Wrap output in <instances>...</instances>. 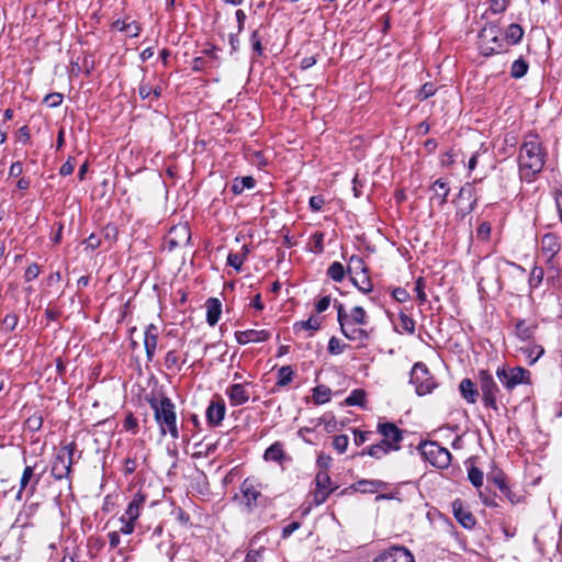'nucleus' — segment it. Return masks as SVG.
<instances>
[{"label":"nucleus","instance_id":"46","mask_svg":"<svg viewBox=\"0 0 562 562\" xmlns=\"http://www.w3.org/2000/svg\"><path fill=\"white\" fill-rule=\"evenodd\" d=\"M42 425L43 418L38 414H34L25 420V427L33 432L40 430Z\"/></svg>","mask_w":562,"mask_h":562},{"label":"nucleus","instance_id":"39","mask_svg":"<svg viewBox=\"0 0 562 562\" xmlns=\"http://www.w3.org/2000/svg\"><path fill=\"white\" fill-rule=\"evenodd\" d=\"M528 71V64L526 60H524L522 58H519V59H516L513 65H512V69H510V76L513 78H521L524 77Z\"/></svg>","mask_w":562,"mask_h":562},{"label":"nucleus","instance_id":"10","mask_svg":"<svg viewBox=\"0 0 562 562\" xmlns=\"http://www.w3.org/2000/svg\"><path fill=\"white\" fill-rule=\"evenodd\" d=\"M240 493L247 512H252L261 498V484L255 479L247 477L240 484Z\"/></svg>","mask_w":562,"mask_h":562},{"label":"nucleus","instance_id":"5","mask_svg":"<svg viewBox=\"0 0 562 562\" xmlns=\"http://www.w3.org/2000/svg\"><path fill=\"white\" fill-rule=\"evenodd\" d=\"M335 306L337 308V321L339 323L342 335L352 341H367L370 338L369 333L361 328L358 324L352 323L347 318V311L341 303H336Z\"/></svg>","mask_w":562,"mask_h":562},{"label":"nucleus","instance_id":"32","mask_svg":"<svg viewBox=\"0 0 562 562\" xmlns=\"http://www.w3.org/2000/svg\"><path fill=\"white\" fill-rule=\"evenodd\" d=\"M283 457H284L283 448L280 442H274L273 445H271L265 451V454H263V458L267 461H276V462H281Z\"/></svg>","mask_w":562,"mask_h":562},{"label":"nucleus","instance_id":"43","mask_svg":"<svg viewBox=\"0 0 562 562\" xmlns=\"http://www.w3.org/2000/svg\"><path fill=\"white\" fill-rule=\"evenodd\" d=\"M483 472L479 468L471 467L469 469L468 477L470 482L473 484V486L481 487L483 484Z\"/></svg>","mask_w":562,"mask_h":562},{"label":"nucleus","instance_id":"16","mask_svg":"<svg viewBox=\"0 0 562 562\" xmlns=\"http://www.w3.org/2000/svg\"><path fill=\"white\" fill-rule=\"evenodd\" d=\"M453 516L458 522L467 529H472L475 526V518L464 506L461 499H456L452 503Z\"/></svg>","mask_w":562,"mask_h":562},{"label":"nucleus","instance_id":"20","mask_svg":"<svg viewBox=\"0 0 562 562\" xmlns=\"http://www.w3.org/2000/svg\"><path fill=\"white\" fill-rule=\"evenodd\" d=\"M225 404L224 402H211L209 407L206 408V419L210 425L218 426L225 416Z\"/></svg>","mask_w":562,"mask_h":562},{"label":"nucleus","instance_id":"49","mask_svg":"<svg viewBox=\"0 0 562 562\" xmlns=\"http://www.w3.org/2000/svg\"><path fill=\"white\" fill-rule=\"evenodd\" d=\"M400 325L403 328V330H405V331H407L409 334H414V331H415V322L408 315L403 314V313L400 315Z\"/></svg>","mask_w":562,"mask_h":562},{"label":"nucleus","instance_id":"40","mask_svg":"<svg viewBox=\"0 0 562 562\" xmlns=\"http://www.w3.org/2000/svg\"><path fill=\"white\" fill-rule=\"evenodd\" d=\"M19 322V316L14 313L7 314L4 318L0 322V330L2 331H12L15 329Z\"/></svg>","mask_w":562,"mask_h":562},{"label":"nucleus","instance_id":"28","mask_svg":"<svg viewBox=\"0 0 562 562\" xmlns=\"http://www.w3.org/2000/svg\"><path fill=\"white\" fill-rule=\"evenodd\" d=\"M524 35V30L519 24L513 23L508 26L506 30V34L504 40L506 41L507 46L508 45H515L520 42Z\"/></svg>","mask_w":562,"mask_h":562},{"label":"nucleus","instance_id":"9","mask_svg":"<svg viewBox=\"0 0 562 562\" xmlns=\"http://www.w3.org/2000/svg\"><path fill=\"white\" fill-rule=\"evenodd\" d=\"M422 452L425 458L437 468L446 469L451 463V453L449 450L439 446L437 442H425L422 446Z\"/></svg>","mask_w":562,"mask_h":562},{"label":"nucleus","instance_id":"54","mask_svg":"<svg viewBox=\"0 0 562 562\" xmlns=\"http://www.w3.org/2000/svg\"><path fill=\"white\" fill-rule=\"evenodd\" d=\"M415 292L417 294V299L420 303H425L427 300V295L425 293V281L423 278L417 279L415 283Z\"/></svg>","mask_w":562,"mask_h":562},{"label":"nucleus","instance_id":"25","mask_svg":"<svg viewBox=\"0 0 562 562\" xmlns=\"http://www.w3.org/2000/svg\"><path fill=\"white\" fill-rule=\"evenodd\" d=\"M459 390L463 398L467 400V402L471 404L476 402L479 397V392L475 389L474 383L470 379H463L460 382Z\"/></svg>","mask_w":562,"mask_h":562},{"label":"nucleus","instance_id":"56","mask_svg":"<svg viewBox=\"0 0 562 562\" xmlns=\"http://www.w3.org/2000/svg\"><path fill=\"white\" fill-rule=\"evenodd\" d=\"M330 493L331 492H328L327 490L315 488V491L313 493V503L315 505H321V504L325 503Z\"/></svg>","mask_w":562,"mask_h":562},{"label":"nucleus","instance_id":"13","mask_svg":"<svg viewBox=\"0 0 562 562\" xmlns=\"http://www.w3.org/2000/svg\"><path fill=\"white\" fill-rule=\"evenodd\" d=\"M42 474H35L34 467L26 465L22 472L19 491L15 495L16 501L22 499V494L25 490L29 488L31 495H33L36 491V486L40 483Z\"/></svg>","mask_w":562,"mask_h":562},{"label":"nucleus","instance_id":"38","mask_svg":"<svg viewBox=\"0 0 562 562\" xmlns=\"http://www.w3.org/2000/svg\"><path fill=\"white\" fill-rule=\"evenodd\" d=\"M315 485L318 490H327L328 492H333L334 487H331L330 476L326 471H321L315 476Z\"/></svg>","mask_w":562,"mask_h":562},{"label":"nucleus","instance_id":"53","mask_svg":"<svg viewBox=\"0 0 562 562\" xmlns=\"http://www.w3.org/2000/svg\"><path fill=\"white\" fill-rule=\"evenodd\" d=\"M345 347L346 345H342L341 341L336 337H331L328 341V351L331 355H340Z\"/></svg>","mask_w":562,"mask_h":562},{"label":"nucleus","instance_id":"62","mask_svg":"<svg viewBox=\"0 0 562 562\" xmlns=\"http://www.w3.org/2000/svg\"><path fill=\"white\" fill-rule=\"evenodd\" d=\"M138 93L143 100L150 98L151 85H149L148 82L142 81L138 87Z\"/></svg>","mask_w":562,"mask_h":562},{"label":"nucleus","instance_id":"11","mask_svg":"<svg viewBox=\"0 0 562 562\" xmlns=\"http://www.w3.org/2000/svg\"><path fill=\"white\" fill-rule=\"evenodd\" d=\"M378 431L383 437L381 440L389 446L392 450L400 449V442L403 439V431L393 423H380Z\"/></svg>","mask_w":562,"mask_h":562},{"label":"nucleus","instance_id":"42","mask_svg":"<svg viewBox=\"0 0 562 562\" xmlns=\"http://www.w3.org/2000/svg\"><path fill=\"white\" fill-rule=\"evenodd\" d=\"M331 392L326 386H316L314 389L313 398L316 403L323 404L330 400Z\"/></svg>","mask_w":562,"mask_h":562},{"label":"nucleus","instance_id":"27","mask_svg":"<svg viewBox=\"0 0 562 562\" xmlns=\"http://www.w3.org/2000/svg\"><path fill=\"white\" fill-rule=\"evenodd\" d=\"M351 281L363 293L372 291V282L368 276V270L355 272V274L351 276Z\"/></svg>","mask_w":562,"mask_h":562},{"label":"nucleus","instance_id":"6","mask_svg":"<svg viewBox=\"0 0 562 562\" xmlns=\"http://www.w3.org/2000/svg\"><path fill=\"white\" fill-rule=\"evenodd\" d=\"M411 383L415 384L416 393L422 396L432 392L436 387L434 378L427 366L423 362H416L411 371Z\"/></svg>","mask_w":562,"mask_h":562},{"label":"nucleus","instance_id":"35","mask_svg":"<svg viewBox=\"0 0 562 562\" xmlns=\"http://www.w3.org/2000/svg\"><path fill=\"white\" fill-rule=\"evenodd\" d=\"M110 549H117V554L123 557L124 561H127L126 549L119 548L121 544V535L116 530L108 533Z\"/></svg>","mask_w":562,"mask_h":562},{"label":"nucleus","instance_id":"47","mask_svg":"<svg viewBox=\"0 0 562 562\" xmlns=\"http://www.w3.org/2000/svg\"><path fill=\"white\" fill-rule=\"evenodd\" d=\"M510 3V0H491L490 11L493 14H499L506 11Z\"/></svg>","mask_w":562,"mask_h":562},{"label":"nucleus","instance_id":"8","mask_svg":"<svg viewBox=\"0 0 562 562\" xmlns=\"http://www.w3.org/2000/svg\"><path fill=\"white\" fill-rule=\"evenodd\" d=\"M496 375L503 386L508 391H512L519 384L529 382V371L521 367L498 368Z\"/></svg>","mask_w":562,"mask_h":562},{"label":"nucleus","instance_id":"2","mask_svg":"<svg viewBox=\"0 0 562 562\" xmlns=\"http://www.w3.org/2000/svg\"><path fill=\"white\" fill-rule=\"evenodd\" d=\"M544 166V151L536 139L526 140L520 147L519 167L521 177L529 179L540 172Z\"/></svg>","mask_w":562,"mask_h":562},{"label":"nucleus","instance_id":"3","mask_svg":"<svg viewBox=\"0 0 562 562\" xmlns=\"http://www.w3.org/2000/svg\"><path fill=\"white\" fill-rule=\"evenodd\" d=\"M507 44L499 27L495 24H490L480 33V49L484 56L499 54L507 50Z\"/></svg>","mask_w":562,"mask_h":562},{"label":"nucleus","instance_id":"22","mask_svg":"<svg viewBox=\"0 0 562 562\" xmlns=\"http://www.w3.org/2000/svg\"><path fill=\"white\" fill-rule=\"evenodd\" d=\"M537 325L527 323L525 319H518L515 323V334L520 340H529L533 337Z\"/></svg>","mask_w":562,"mask_h":562},{"label":"nucleus","instance_id":"37","mask_svg":"<svg viewBox=\"0 0 562 562\" xmlns=\"http://www.w3.org/2000/svg\"><path fill=\"white\" fill-rule=\"evenodd\" d=\"M345 267L338 261L333 262L327 269V276L335 282H340L345 278Z\"/></svg>","mask_w":562,"mask_h":562},{"label":"nucleus","instance_id":"31","mask_svg":"<svg viewBox=\"0 0 562 562\" xmlns=\"http://www.w3.org/2000/svg\"><path fill=\"white\" fill-rule=\"evenodd\" d=\"M347 318L359 326L368 324V315L361 306H355L350 312H347Z\"/></svg>","mask_w":562,"mask_h":562},{"label":"nucleus","instance_id":"7","mask_svg":"<svg viewBox=\"0 0 562 562\" xmlns=\"http://www.w3.org/2000/svg\"><path fill=\"white\" fill-rule=\"evenodd\" d=\"M479 380L482 400L485 406L491 407L494 411H498L497 400L499 395V387L497 386L493 375L487 371H480Z\"/></svg>","mask_w":562,"mask_h":562},{"label":"nucleus","instance_id":"61","mask_svg":"<svg viewBox=\"0 0 562 562\" xmlns=\"http://www.w3.org/2000/svg\"><path fill=\"white\" fill-rule=\"evenodd\" d=\"M40 274V267L36 263L30 265L24 273V278L26 281H32L36 279Z\"/></svg>","mask_w":562,"mask_h":562},{"label":"nucleus","instance_id":"15","mask_svg":"<svg viewBox=\"0 0 562 562\" xmlns=\"http://www.w3.org/2000/svg\"><path fill=\"white\" fill-rule=\"evenodd\" d=\"M271 337V333L265 329H247V330H237L235 333V338L238 344L246 345L249 342H263Z\"/></svg>","mask_w":562,"mask_h":562},{"label":"nucleus","instance_id":"59","mask_svg":"<svg viewBox=\"0 0 562 562\" xmlns=\"http://www.w3.org/2000/svg\"><path fill=\"white\" fill-rule=\"evenodd\" d=\"M250 41H251L252 49L257 53V55L260 56L263 52V47L261 45V40L259 37L258 31H254L251 33Z\"/></svg>","mask_w":562,"mask_h":562},{"label":"nucleus","instance_id":"23","mask_svg":"<svg viewBox=\"0 0 562 562\" xmlns=\"http://www.w3.org/2000/svg\"><path fill=\"white\" fill-rule=\"evenodd\" d=\"M431 191L434 192L432 199L437 200L439 205H443L447 202L450 188L447 181L438 179L432 183Z\"/></svg>","mask_w":562,"mask_h":562},{"label":"nucleus","instance_id":"60","mask_svg":"<svg viewBox=\"0 0 562 562\" xmlns=\"http://www.w3.org/2000/svg\"><path fill=\"white\" fill-rule=\"evenodd\" d=\"M86 248H89L91 250L97 249L101 246V237L95 234H91L86 240H85Z\"/></svg>","mask_w":562,"mask_h":562},{"label":"nucleus","instance_id":"58","mask_svg":"<svg viewBox=\"0 0 562 562\" xmlns=\"http://www.w3.org/2000/svg\"><path fill=\"white\" fill-rule=\"evenodd\" d=\"M75 167H76L75 159L69 157L67 159V161L61 165V167L59 169V175L60 176H69L74 172Z\"/></svg>","mask_w":562,"mask_h":562},{"label":"nucleus","instance_id":"64","mask_svg":"<svg viewBox=\"0 0 562 562\" xmlns=\"http://www.w3.org/2000/svg\"><path fill=\"white\" fill-rule=\"evenodd\" d=\"M543 279V270L542 268L540 267H535L532 270H531V273H530V282L533 283L537 285L539 284Z\"/></svg>","mask_w":562,"mask_h":562},{"label":"nucleus","instance_id":"44","mask_svg":"<svg viewBox=\"0 0 562 562\" xmlns=\"http://www.w3.org/2000/svg\"><path fill=\"white\" fill-rule=\"evenodd\" d=\"M367 267H366V263L363 261V259L359 256H351L350 258V266H349V273L351 276L355 274V272H359V271H367Z\"/></svg>","mask_w":562,"mask_h":562},{"label":"nucleus","instance_id":"21","mask_svg":"<svg viewBox=\"0 0 562 562\" xmlns=\"http://www.w3.org/2000/svg\"><path fill=\"white\" fill-rule=\"evenodd\" d=\"M222 303L218 299L211 297L206 301V321L209 325L214 326L221 316Z\"/></svg>","mask_w":562,"mask_h":562},{"label":"nucleus","instance_id":"17","mask_svg":"<svg viewBox=\"0 0 562 562\" xmlns=\"http://www.w3.org/2000/svg\"><path fill=\"white\" fill-rule=\"evenodd\" d=\"M226 395L232 406H240L249 400V392L246 389V384L243 383L232 384L227 387Z\"/></svg>","mask_w":562,"mask_h":562},{"label":"nucleus","instance_id":"34","mask_svg":"<svg viewBox=\"0 0 562 562\" xmlns=\"http://www.w3.org/2000/svg\"><path fill=\"white\" fill-rule=\"evenodd\" d=\"M390 451H393L391 448H389L387 445H385L384 442L380 441L379 443H375V445H372L370 447H368L366 450H363L361 452V454H369L373 458H376V459H380L382 458L383 456H385L386 453H389Z\"/></svg>","mask_w":562,"mask_h":562},{"label":"nucleus","instance_id":"26","mask_svg":"<svg viewBox=\"0 0 562 562\" xmlns=\"http://www.w3.org/2000/svg\"><path fill=\"white\" fill-rule=\"evenodd\" d=\"M357 491L361 493H376L385 488L387 484L380 480H360L356 483Z\"/></svg>","mask_w":562,"mask_h":562},{"label":"nucleus","instance_id":"19","mask_svg":"<svg viewBox=\"0 0 562 562\" xmlns=\"http://www.w3.org/2000/svg\"><path fill=\"white\" fill-rule=\"evenodd\" d=\"M145 499L146 496L144 494L140 492L136 493L122 517H125L130 521H136L142 513Z\"/></svg>","mask_w":562,"mask_h":562},{"label":"nucleus","instance_id":"1","mask_svg":"<svg viewBox=\"0 0 562 562\" xmlns=\"http://www.w3.org/2000/svg\"><path fill=\"white\" fill-rule=\"evenodd\" d=\"M149 405L154 411V416L159 425L160 432L162 435L169 432L173 439L179 438L176 407L172 401L167 396L160 398L153 397L149 400Z\"/></svg>","mask_w":562,"mask_h":562},{"label":"nucleus","instance_id":"51","mask_svg":"<svg viewBox=\"0 0 562 562\" xmlns=\"http://www.w3.org/2000/svg\"><path fill=\"white\" fill-rule=\"evenodd\" d=\"M64 100V95L59 92H53V93H49L45 97L44 99V102L49 106V108H57L61 104Z\"/></svg>","mask_w":562,"mask_h":562},{"label":"nucleus","instance_id":"12","mask_svg":"<svg viewBox=\"0 0 562 562\" xmlns=\"http://www.w3.org/2000/svg\"><path fill=\"white\" fill-rule=\"evenodd\" d=\"M191 239V232L187 224L171 227L165 238V245L169 250L177 247H182L189 244Z\"/></svg>","mask_w":562,"mask_h":562},{"label":"nucleus","instance_id":"50","mask_svg":"<svg viewBox=\"0 0 562 562\" xmlns=\"http://www.w3.org/2000/svg\"><path fill=\"white\" fill-rule=\"evenodd\" d=\"M120 521H121L122 526L120 527L119 530H116L117 532H120V535L128 536L134 532L136 521H130L125 517H122V516L120 517Z\"/></svg>","mask_w":562,"mask_h":562},{"label":"nucleus","instance_id":"29","mask_svg":"<svg viewBox=\"0 0 562 562\" xmlns=\"http://www.w3.org/2000/svg\"><path fill=\"white\" fill-rule=\"evenodd\" d=\"M520 351L525 355L529 364H533L544 353V349L540 345L521 347Z\"/></svg>","mask_w":562,"mask_h":562},{"label":"nucleus","instance_id":"55","mask_svg":"<svg viewBox=\"0 0 562 562\" xmlns=\"http://www.w3.org/2000/svg\"><path fill=\"white\" fill-rule=\"evenodd\" d=\"M435 92H436V89H435L434 85L427 82V83L423 85L422 88L419 89L418 98L420 100H426L429 97L434 95Z\"/></svg>","mask_w":562,"mask_h":562},{"label":"nucleus","instance_id":"41","mask_svg":"<svg viewBox=\"0 0 562 562\" xmlns=\"http://www.w3.org/2000/svg\"><path fill=\"white\" fill-rule=\"evenodd\" d=\"M366 401V392L363 390H353L350 395L346 398V404L350 406H363Z\"/></svg>","mask_w":562,"mask_h":562},{"label":"nucleus","instance_id":"18","mask_svg":"<svg viewBox=\"0 0 562 562\" xmlns=\"http://www.w3.org/2000/svg\"><path fill=\"white\" fill-rule=\"evenodd\" d=\"M158 340V327L154 324H149L145 330L144 346L148 361H151L157 348Z\"/></svg>","mask_w":562,"mask_h":562},{"label":"nucleus","instance_id":"57","mask_svg":"<svg viewBox=\"0 0 562 562\" xmlns=\"http://www.w3.org/2000/svg\"><path fill=\"white\" fill-rule=\"evenodd\" d=\"M353 435H355V439H353L355 443L357 446H361L366 441H368L373 434H372V431H361V430L355 429Z\"/></svg>","mask_w":562,"mask_h":562},{"label":"nucleus","instance_id":"14","mask_svg":"<svg viewBox=\"0 0 562 562\" xmlns=\"http://www.w3.org/2000/svg\"><path fill=\"white\" fill-rule=\"evenodd\" d=\"M373 562H415V559L407 549L393 547L382 552Z\"/></svg>","mask_w":562,"mask_h":562},{"label":"nucleus","instance_id":"36","mask_svg":"<svg viewBox=\"0 0 562 562\" xmlns=\"http://www.w3.org/2000/svg\"><path fill=\"white\" fill-rule=\"evenodd\" d=\"M248 252L247 246H243V252H231L227 257L228 266L235 268L237 271L241 269L246 254Z\"/></svg>","mask_w":562,"mask_h":562},{"label":"nucleus","instance_id":"24","mask_svg":"<svg viewBox=\"0 0 562 562\" xmlns=\"http://www.w3.org/2000/svg\"><path fill=\"white\" fill-rule=\"evenodd\" d=\"M541 248L550 258L554 257L560 250L558 237L553 234H546L541 239Z\"/></svg>","mask_w":562,"mask_h":562},{"label":"nucleus","instance_id":"52","mask_svg":"<svg viewBox=\"0 0 562 562\" xmlns=\"http://www.w3.org/2000/svg\"><path fill=\"white\" fill-rule=\"evenodd\" d=\"M103 238L111 245L117 236V228L115 225H106L102 231Z\"/></svg>","mask_w":562,"mask_h":562},{"label":"nucleus","instance_id":"33","mask_svg":"<svg viewBox=\"0 0 562 562\" xmlns=\"http://www.w3.org/2000/svg\"><path fill=\"white\" fill-rule=\"evenodd\" d=\"M278 381L277 385L280 387L289 385L294 376V371L291 366H283L278 370L277 373Z\"/></svg>","mask_w":562,"mask_h":562},{"label":"nucleus","instance_id":"4","mask_svg":"<svg viewBox=\"0 0 562 562\" xmlns=\"http://www.w3.org/2000/svg\"><path fill=\"white\" fill-rule=\"evenodd\" d=\"M77 445L75 441L66 443L61 446L56 453L50 473L56 480H63L68 477L71 472L72 458L76 451Z\"/></svg>","mask_w":562,"mask_h":562},{"label":"nucleus","instance_id":"45","mask_svg":"<svg viewBox=\"0 0 562 562\" xmlns=\"http://www.w3.org/2000/svg\"><path fill=\"white\" fill-rule=\"evenodd\" d=\"M295 327L306 330H317L321 327V321L317 317L311 316L307 321L295 324Z\"/></svg>","mask_w":562,"mask_h":562},{"label":"nucleus","instance_id":"63","mask_svg":"<svg viewBox=\"0 0 562 562\" xmlns=\"http://www.w3.org/2000/svg\"><path fill=\"white\" fill-rule=\"evenodd\" d=\"M324 203L325 200L321 195H314L310 199V207L315 212L321 211Z\"/></svg>","mask_w":562,"mask_h":562},{"label":"nucleus","instance_id":"30","mask_svg":"<svg viewBox=\"0 0 562 562\" xmlns=\"http://www.w3.org/2000/svg\"><path fill=\"white\" fill-rule=\"evenodd\" d=\"M256 184V181L252 177H243L236 178L232 186V191L235 194H240L245 191V189H252Z\"/></svg>","mask_w":562,"mask_h":562},{"label":"nucleus","instance_id":"48","mask_svg":"<svg viewBox=\"0 0 562 562\" xmlns=\"http://www.w3.org/2000/svg\"><path fill=\"white\" fill-rule=\"evenodd\" d=\"M349 445V438L347 435H338L333 440L334 448L339 452L344 453Z\"/></svg>","mask_w":562,"mask_h":562}]
</instances>
